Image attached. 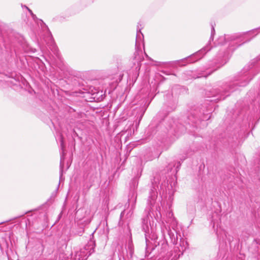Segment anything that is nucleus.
Wrapping results in <instances>:
<instances>
[{
    "label": "nucleus",
    "instance_id": "obj_1",
    "mask_svg": "<svg viewBox=\"0 0 260 260\" xmlns=\"http://www.w3.org/2000/svg\"><path fill=\"white\" fill-rule=\"evenodd\" d=\"M260 32L259 27L243 32L241 34L224 35L219 37L216 44L220 46L216 55L209 60L204 67L205 71L196 75V78L207 77L226 64L229 60L232 53L238 47L250 41Z\"/></svg>",
    "mask_w": 260,
    "mask_h": 260
},
{
    "label": "nucleus",
    "instance_id": "obj_2",
    "mask_svg": "<svg viewBox=\"0 0 260 260\" xmlns=\"http://www.w3.org/2000/svg\"><path fill=\"white\" fill-rule=\"evenodd\" d=\"M259 69L260 62L255 63V61L250 65L244 67L221 89L212 88L207 90L206 92L207 98H209L207 101L218 102L224 100L226 96L230 95L231 92L237 90L239 87L247 85L258 73Z\"/></svg>",
    "mask_w": 260,
    "mask_h": 260
},
{
    "label": "nucleus",
    "instance_id": "obj_3",
    "mask_svg": "<svg viewBox=\"0 0 260 260\" xmlns=\"http://www.w3.org/2000/svg\"><path fill=\"white\" fill-rule=\"evenodd\" d=\"M151 188L150 191V195L148 197L147 206L145 211L147 212V216L142 219V229L145 232V240L146 246L149 242V239L155 240V237L154 235L152 237L149 236V229L148 225V216L151 217H154L156 220L160 219L161 217L160 213V207L158 203H156V200L157 198V189L160 187V189L163 191L167 190V187H168V181H166V178L165 176L160 177L158 174H156L151 181Z\"/></svg>",
    "mask_w": 260,
    "mask_h": 260
},
{
    "label": "nucleus",
    "instance_id": "obj_4",
    "mask_svg": "<svg viewBox=\"0 0 260 260\" xmlns=\"http://www.w3.org/2000/svg\"><path fill=\"white\" fill-rule=\"evenodd\" d=\"M211 225H212L213 228L215 230V226L216 228V235L217 238L220 240L226 239L230 244L234 240V236L228 232L222 230H218L219 223L220 221V216L217 213H214L211 217Z\"/></svg>",
    "mask_w": 260,
    "mask_h": 260
},
{
    "label": "nucleus",
    "instance_id": "obj_5",
    "mask_svg": "<svg viewBox=\"0 0 260 260\" xmlns=\"http://www.w3.org/2000/svg\"><path fill=\"white\" fill-rule=\"evenodd\" d=\"M167 220L166 222L167 223L172 224V229L170 228L169 229L166 228V231L169 236L173 244H177L178 243V232L175 229V226L177 225V221L176 219L174 217L173 213L172 211H169L167 213Z\"/></svg>",
    "mask_w": 260,
    "mask_h": 260
},
{
    "label": "nucleus",
    "instance_id": "obj_6",
    "mask_svg": "<svg viewBox=\"0 0 260 260\" xmlns=\"http://www.w3.org/2000/svg\"><path fill=\"white\" fill-rule=\"evenodd\" d=\"M168 248V244L166 242H163L160 249L158 260H177L180 254L177 253V251L175 250H171L166 253Z\"/></svg>",
    "mask_w": 260,
    "mask_h": 260
},
{
    "label": "nucleus",
    "instance_id": "obj_7",
    "mask_svg": "<svg viewBox=\"0 0 260 260\" xmlns=\"http://www.w3.org/2000/svg\"><path fill=\"white\" fill-rule=\"evenodd\" d=\"M95 241L90 240L84 247L80 250L78 253L79 260H86L94 251Z\"/></svg>",
    "mask_w": 260,
    "mask_h": 260
},
{
    "label": "nucleus",
    "instance_id": "obj_8",
    "mask_svg": "<svg viewBox=\"0 0 260 260\" xmlns=\"http://www.w3.org/2000/svg\"><path fill=\"white\" fill-rule=\"evenodd\" d=\"M215 34V30L214 29V26L213 24L211 25V37L210 38V40L209 41L208 44L202 49H201L198 51L196 52V62L200 60L202 57L204 56V55L206 54V53L210 51L211 49V47L210 46V42L211 40H213V36Z\"/></svg>",
    "mask_w": 260,
    "mask_h": 260
},
{
    "label": "nucleus",
    "instance_id": "obj_9",
    "mask_svg": "<svg viewBox=\"0 0 260 260\" xmlns=\"http://www.w3.org/2000/svg\"><path fill=\"white\" fill-rule=\"evenodd\" d=\"M139 25L141 26V24H140V22H139L138 23L137 25V36H136V53H138V51L139 50H141V45L142 43H143L144 36L143 34L141 32V27H139ZM144 45V44H143Z\"/></svg>",
    "mask_w": 260,
    "mask_h": 260
},
{
    "label": "nucleus",
    "instance_id": "obj_10",
    "mask_svg": "<svg viewBox=\"0 0 260 260\" xmlns=\"http://www.w3.org/2000/svg\"><path fill=\"white\" fill-rule=\"evenodd\" d=\"M180 238L179 247H177V249L174 250L177 251V253L181 255L183 254V252L188 248L187 242L183 239L181 238V235L178 233V239Z\"/></svg>",
    "mask_w": 260,
    "mask_h": 260
},
{
    "label": "nucleus",
    "instance_id": "obj_11",
    "mask_svg": "<svg viewBox=\"0 0 260 260\" xmlns=\"http://www.w3.org/2000/svg\"><path fill=\"white\" fill-rule=\"evenodd\" d=\"M181 162L180 161H175L170 164L168 166V170L172 172V174H175L177 173L181 166Z\"/></svg>",
    "mask_w": 260,
    "mask_h": 260
},
{
    "label": "nucleus",
    "instance_id": "obj_12",
    "mask_svg": "<svg viewBox=\"0 0 260 260\" xmlns=\"http://www.w3.org/2000/svg\"><path fill=\"white\" fill-rule=\"evenodd\" d=\"M243 133H241L238 134V136L235 135L232 138H230L228 141L229 143H233L231 144V146L233 147L235 145H238L240 143V139L242 138Z\"/></svg>",
    "mask_w": 260,
    "mask_h": 260
},
{
    "label": "nucleus",
    "instance_id": "obj_13",
    "mask_svg": "<svg viewBox=\"0 0 260 260\" xmlns=\"http://www.w3.org/2000/svg\"><path fill=\"white\" fill-rule=\"evenodd\" d=\"M186 61H188V62L193 63L195 62V57L194 54H192L190 56L185 58L183 59L177 60V63L180 66H185V64H182V63H185Z\"/></svg>",
    "mask_w": 260,
    "mask_h": 260
},
{
    "label": "nucleus",
    "instance_id": "obj_14",
    "mask_svg": "<svg viewBox=\"0 0 260 260\" xmlns=\"http://www.w3.org/2000/svg\"><path fill=\"white\" fill-rule=\"evenodd\" d=\"M188 125L186 126V129L189 128V127H192L194 128V125L195 124V116L194 114L191 113L190 115L188 116Z\"/></svg>",
    "mask_w": 260,
    "mask_h": 260
},
{
    "label": "nucleus",
    "instance_id": "obj_15",
    "mask_svg": "<svg viewBox=\"0 0 260 260\" xmlns=\"http://www.w3.org/2000/svg\"><path fill=\"white\" fill-rule=\"evenodd\" d=\"M49 48L53 52L54 54H55L58 57H59L58 49L53 42H52V44L50 45Z\"/></svg>",
    "mask_w": 260,
    "mask_h": 260
},
{
    "label": "nucleus",
    "instance_id": "obj_16",
    "mask_svg": "<svg viewBox=\"0 0 260 260\" xmlns=\"http://www.w3.org/2000/svg\"><path fill=\"white\" fill-rule=\"evenodd\" d=\"M254 164L256 167L259 168L260 165V150L258 154L257 157L254 160Z\"/></svg>",
    "mask_w": 260,
    "mask_h": 260
},
{
    "label": "nucleus",
    "instance_id": "obj_17",
    "mask_svg": "<svg viewBox=\"0 0 260 260\" xmlns=\"http://www.w3.org/2000/svg\"><path fill=\"white\" fill-rule=\"evenodd\" d=\"M60 147L62 150V153L63 152V148H64V144H63V138L62 135H60Z\"/></svg>",
    "mask_w": 260,
    "mask_h": 260
},
{
    "label": "nucleus",
    "instance_id": "obj_18",
    "mask_svg": "<svg viewBox=\"0 0 260 260\" xmlns=\"http://www.w3.org/2000/svg\"><path fill=\"white\" fill-rule=\"evenodd\" d=\"M63 155L62 154L61 155V158H60V179L61 178V177H62V165H61V164H62V161H63Z\"/></svg>",
    "mask_w": 260,
    "mask_h": 260
},
{
    "label": "nucleus",
    "instance_id": "obj_19",
    "mask_svg": "<svg viewBox=\"0 0 260 260\" xmlns=\"http://www.w3.org/2000/svg\"><path fill=\"white\" fill-rule=\"evenodd\" d=\"M128 248L129 250L131 253H132V251H133V246L132 244V241L131 239H129V240L128 244Z\"/></svg>",
    "mask_w": 260,
    "mask_h": 260
},
{
    "label": "nucleus",
    "instance_id": "obj_20",
    "mask_svg": "<svg viewBox=\"0 0 260 260\" xmlns=\"http://www.w3.org/2000/svg\"><path fill=\"white\" fill-rule=\"evenodd\" d=\"M210 113H207L204 115V117L202 119V120H208L210 118Z\"/></svg>",
    "mask_w": 260,
    "mask_h": 260
},
{
    "label": "nucleus",
    "instance_id": "obj_21",
    "mask_svg": "<svg viewBox=\"0 0 260 260\" xmlns=\"http://www.w3.org/2000/svg\"><path fill=\"white\" fill-rule=\"evenodd\" d=\"M133 182V183H134L133 184V188L134 189H135V187H136L137 186L138 182V181H137V179H134Z\"/></svg>",
    "mask_w": 260,
    "mask_h": 260
},
{
    "label": "nucleus",
    "instance_id": "obj_22",
    "mask_svg": "<svg viewBox=\"0 0 260 260\" xmlns=\"http://www.w3.org/2000/svg\"><path fill=\"white\" fill-rule=\"evenodd\" d=\"M25 7L28 10V11H29V12L30 13V14L32 16V17H34V14L32 13V11L31 10H30L26 6H25Z\"/></svg>",
    "mask_w": 260,
    "mask_h": 260
},
{
    "label": "nucleus",
    "instance_id": "obj_23",
    "mask_svg": "<svg viewBox=\"0 0 260 260\" xmlns=\"http://www.w3.org/2000/svg\"><path fill=\"white\" fill-rule=\"evenodd\" d=\"M143 114H144V112L142 114H141V116H140V117L139 118V121H138V124L139 123L140 121H141V119H142V117L143 116Z\"/></svg>",
    "mask_w": 260,
    "mask_h": 260
},
{
    "label": "nucleus",
    "instance_id": "obj_24",
    "mask_svg": "<svg viewBox=\"0 0 260 260\" xmlns=\"http://www.w3.org/2000/svg\"><path fill=\"white\" fill-rule=\"evenodd\" d=\"M124 214V211H122L121 213V214H120V218H122V216Z\"/></svg>",
    "mask_w": 260,
    "mask_h": 260
},
{
    "label": "nucleus",
    "instance_id": "obj_25",
    "mask_svg": "<svg viewBox=\"0 0 260 260\" xmlns=\"http://www.w3.org/2000/svg\"><path fill=\"white\" fill-rule=\"evenodd\" d=\"M161 231H162V232L163 233V234H165V230L161 228Z\"/></svg>",
    "mask_w": 260,
    "mask_h": 260
},
{
    "label": "nucleus",
    "instance_id": "obj_26",
    "mask_svg": "<svg viewBox=\"0 0 260 260\" xmlns=\"http://www.w3.org/2000/svg\"><path fill=\"white\" fill-rule=\"evenodd\" d=\"M260 60V56L258 57L257 59H256V60Z\"/></svg>",
    "mask_w": 260,
    "mask_h": 260
},
{
    "label": "nucleus",
    "instance_id": "obj_27",
    "mask_svg": "<svg viewBox=\"0 0 260 260\" xmlns=\"http://www.w3.org/2000/svg\"><path fill=\"white\" fill-rule=\"evenodd\" d=\"M169 256H170V257H174V254L172 255V256H171L170 255Z\"/></svg>",
    "mask_w": 260,
    "mask_h": 260
},
{
    "label": "nucleus",
    "instance_id": "obj_28",
    "mask_svg": "<svg viewBox=\"0 0 260 260\" xmlns=\"http://www.w3.org/2000/svg\"><path fill=\"white\" fill-rule=\"evenodd\" d=\"M259 28H260V27H259Z\"/></svg>",
    "mask_w": 260,
    "mask_h": 260
}]
</instances>
